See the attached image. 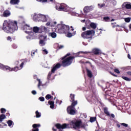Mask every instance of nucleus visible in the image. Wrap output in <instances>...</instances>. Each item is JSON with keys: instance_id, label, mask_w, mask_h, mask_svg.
I'll use <instances>...</instances> for the list:
<instances>
[{"instance_id": "20", "label": "nucleus", "mask_w": 131, "mask_h": 131, "mask_svg": "<svg viewBox=\"0 0 131 131\" xmlns=\"http://www.w3.org/2000/svg\"><path fill=\"white\" fill-rule=\"evenodd\" d=\"M20 3L19 0H11L10 3L11 5H18Z\"/></svg>"}, {"instance_id": "6", "label": "nucleus", "mask_w": 131, "mask_h": 131, "mask_svg": "<svg viewBox=\"0 0 131 131\" xmlns=\"http://www.w3.org/2000/svg\"><path fill=\"white\" fill-rule=\"evenodd\" d=\"M70 54L68 53L61 59V60H62L61 65L62 66H63V67H66L67 66H69V65H71V63H72V61L73 59H74V57H67V56H70Z\"/></svg>"}, {"instance_id": "12", "label": "nucleus", "mask_w": 131, "mask_h": 131, "mask_svg": "<svg viewBox=\"0 0 131 131\" xmlns=\"http://www.w3.org/2000/svg\"><path fill=\"white\" fill-rule=\"evenodd\" d=\"M122 8H126L128 10L131 9V3H124L122 5Z\"/></svg>"}, {"instance_id": "3", "label": "nucleus", "mask_w": 131, "mask_h": 131, "mask_svg": "<svg viewBox=\"0 0 131 131\" xmlns=\"http://www.w3.org/2000/svg\"><path fill=\"white\" fill-rule=\"evenodd\" d=\"M3 29L7 33H13L18 30L17 23L16 20H4Z\"/></svg>"}, {"instance_id": "1", "label": "nucleus", "mask_w": 131, "mask_h": 131, "mask_svg": "<svg viewBox=\"0 0 131 131\" xmlns=\"http://www.w3.org/2000/svg\"><path fill=\"white\" fill-rule=\"evenodd\" d=\"M31 17L35 22H47L46 24V26L55 27V26H56V24H57V22L56 21L52 23V18H51V17H50L49 15L37 14L35 13L31 14Z\"/></svg>"}, {"instance_id": "50", "label": "nucleus", "mask_w": 131, "mask_h": 131, "mask_svg": "<svg viewBox=\"0 0 131 131\" xmlns=\"http://www.w3.org/2000/svg\"><path fill=\"white\" fill-rule=\"evenodd\" d=\"M72 15H73V16H76L77 17L79 16V15L76 12H73Z\"/></svg>"}, {"instance_id": "16", "label": "nucleus", "mask_w": 131, "mask_h": 131, "mask_svg": "<svg viewBox=\"0 0 131 131\" xmlns=\"http://www.w3.org/2000/svg\"><path fill=\"white\" fill-rule=\"evenodd\" d=\"M28 34L29 35L26 36L27 40H31V39H33L34 37H35V36H34V33H33V35L30 33H28Z\"/></svg>"}, {"instance_id": "29", "label": "nucleus", "mask_w": 131, "mask_h": 131, "mask_svg": "<svg viewBox=\"0 0 131 131\" xmlns=\"http://www.w3.org/2000/svg\"><path fill=\"white\" fill-rule=\"evenodd\" d=\"M35 114L36 118H39V117L41 116V114H40V113L38 112V111H36Z\"/></svg>"}, {"instance_id": "47", "label": "nucleus", "mask_w": 131, "mask_h": 131, "mask_svg": "<svg viewBox=\"0 0 131 131\" xmlns=\"http://www.w3.org/2000/svg\"><path fill=\"white\" fill-rule=\"evenodd\" d=\"M7 39L9 41H12V37H11V36H8V37H7Z\"/></svg>"}, {"instance_id": "32", "label": "nucleus", "mask_w": 131, "mask_h": 131, "mask_svg": "<svg viewBox=\"0 0 131 131\" xmlns=\"http://www.w3.org/2000/svg\"><path fill=\"white\" fill-rule=\"evenodd\" d=\"M89 52L85 51V52H82V51H80L78 52V55H80V54H82L83 55H85V54H89Z\"/></svg>"}, {"instance_id": "7", "label": "nucleus", "mask_w": 131, "mask_h": 131, "mask_svg": "<svg viewBox=\"0 0 131 131\" xmlns=\"http://www.w3.org/2000/svg\"><path fill=\"white\" fill-rule=\"evenodd\" d=\"M95 30H87L81 34V36L84 39H89V38H93V37L95 35Z\"/></svg>"}, {"instance_id": "46", "label": "nucleus", "mask_w": 131, "mask_h": 131, "mask_svg": "<svg viewBox=\"0 0 131 131\" xmlns=\"http://www.w3.org/2000/svg\"><path fill=\"white\" fill-rule=\"evenodd\" d=\"M43 54H45V55H47L48 54V50L47 49H43L42 50Z\"/></svg>"}, {"instance_id": "48", "label": "nucleus", "mask_w": 131, "mask_h": 131, "mask_svg": "<svg viewBox=\"0 0 131 131\" xmlns=\"http://www.w3.org/2000/svg\"><path fill=\"white\" fill-rule=\"evenodd\" d=\"M114 71L116 72V73H118V74H119V73H120V72L119 71V70L117 69H115L114 70Z\"/></svg>"}, {"instance_id": "25", "label": "nucleus", "mask_w": 131, "mask_h": 131, "mask_svg": "<svg viewBox=\"0 0 131 131\" xmlns=\"http://www.w3.org/2000/svg\"><path fill=\"white\" fill-rule=\"evenodd\" d=\"M90 27L91 28H93V29H96L97 28V24L94 23H92L90 24Z\"/></svg>"}, {"instance_id": "38", "label": "nucleus", "mask_w": 131, "mask_h": 131, "mask_svg": "<svg viewBox=\"0 0 131 131\" xmlns=\"http://www.w3.org/2000/svg\"><path fill=\"white\" fill-rule=\"evenodd\" d=\"M104 112L106 114V115H110L109 112H108V110L106 108L104 109Z\"/></svg>"}, {"instance_id": "57", "label": "nucleus", "mask_w": 131, "mask_h": 131, "mask_svg": "<svg viewBox=\"0 0 131 131\" xmlns=\"http://www.w3.org/2000/svg\"><path fill=\"white\" fill-rule=\"evenodd\" d=\"M127 57H128V58L129 59V60H131L130 55L128 54Z\"/></svg>"}, {"instance_id": "8", "label": "nucleus", "mask_w": 131, "mask_h": 131, "mask_svg": "<svg viewBox=\"0 0 131 131\" xmlns=\"http://www.w3.org/2000/svg\"><path fill=\"white\" fill-rule=\"evenodd\" d=\"M56 10H57V11H64V12H70L71 11V10H74L75 9L74 8H70L67 5L65 4H61L59 6H56L55 7Z\"/></svg>"}, {"instance_id": "26", "label": "nucleus", "mask_w": 131, "mask_h": 131, "mask_svg": "<svg viewBox=\"0 0 131 131\" xmlns=\"http://www.w3.org/2000/svg\"><path fill=\"white\" fill-rule=\"evenodd\" d=\"M7 123L8 126H10V127H13L14 126V123L11 120H9L7 121Z\"/></svg>"}, {"instance_id": "5", "label": "nucleus", "mask_w": 131, "mask_h": 131, "mask_svg": "<svg viewBox=\"0 0 131 131\" xmlns=\"http://www.w3.org/2000/svg\"><path fill=\"white\" fill-rule=\"evenodd\" d=\"M27 61H26L25 59H22L20 60L19 61H17L16 62V64L18 65L19 63H21L19 69L18 68V67H15L14 68H11L8 66L5 68L6 69V71H7L8 70L9 71H14L15 72H17L18 70H20V69H22L23 68V66L25 63H26Z\"/></svg>"}, {"instance_id": "21", "label": "nucleus", "mask_w": 131, "mask_h": 131, "mask_svg": "<svg viewBox=\"0 0 131 131\" xmlns=\"http://www.w3.org/2000/svg\"><path fill=\"white\" fill-rule=\"evenodd\" d=\"M101 50L98 48H95L93 50V52L95 54V55H98L100 54Z\"/></svg>"}, {"instance_id": "41", "label": "nucleus", "mask_w": 131, "mask_h": 131, "mask_svg": "<svg viewBox=\"0 0 131 131\" xmlns=\"http://www.w3.org/2000/svg\"><path fill=\"white\" fill-rule=\"evenodd\" d=\"M38 100H39V101H40L41 102H44V101H45V97H39Z\"/></svg>"}, {"instance_id": "42", "label": "nucleus", "mask_w": 131, "mask_h": 131, "mask_svg": "<svg viewBox=\"0 0 131 131\" xmlns=\"http://www.w3.org/2000/svg\"><path fill=\"white\" fill-rule=\"evenodd\" d=\"M70 98L72 101V102H73V101H74V95L73 94H71L70 95Z\"/></svg>"}, {"instance_id": "52", "label": "nucleus", "mask_w": 131, "mask_h": 131, "mask_svg": "<svg viewBox=\"0 0 131 131\" xmlns=\"http://www.w3.org/2000/svg\"><path fill=\"white\" fill-rule=\"evenodd\" d=\"M58 48L59 49H63V48H64V46H63V45H58Z\"/></svg>"}, {"instance_id": "63", "label": "nucleus", "mask_w": 131, "mask_h": 131, "mask_svg": "<svg viewBox=\"0 0 131 131\" xmlns=\"http://www.w3.org/2000/svg\"><path fill=\"white\" fill-rule=\"evenodd\" d=\"M98 31H100V32H101V29L98 30H97V32H98Z\"/></svg>"}, {"instance_id": "23", "label": "nucleus", "mask_w": 131, "mask_h": 131, "mask_svg": "<svg viewBox=\"0 0 131 131\" xmlns=\"http://www.w3.org/2000/svg\"><path fill=\"white\" fill-rule=\"evenodd\" d=\"M109 2L111 4H112L113 6H116L117 2L115 0H106V3Z\"/></svg>"}, {"instance_id": "51", "label": "nucleus", "mask_w": 131, "mask_h": 131, "mask_svg": "<svg viewBox=\"0 0 131 131\" xmlns=\"http://www.w3.org/2000/svg\"><path fill=\"white\" fill-rule=\"evenodd\" d=\"M32 95H36L37 94V92L35 90H33L32 92H31Z\"/></svg>"}, {"instance_id": "44", "label": "nucleus", "mask_w": 131, "mask_h": 131, "mask_svg": "<svg viewBox=\"0 0 131 131\" xmlns=\"http://www.w3.org/2000/svg\"><path fill=\"white\" fill-rule=\"evenodd\" d=\"M121 125H122L123 126H124L125 127H127V126H128V125H127V124H125L124 123H121Z\"/></svg>"}, {"instance_id": "10", "label": "nucleus", "mask_w": 131, "mask_h": 131, "mask_svg": "<svg viewBox=\"0 0 131 131\" xmlns=\"http://www.w3.org/2000/svg\"><path fill=\"white\" fill-rule=\"evenodd\" d=\"M22 29L24 30L26 33H30L32 35H33V32H32V28L29 25H24L22 27Z\"/></svg>"}, {"instance_id": "59", "label": "nucleus", "mask_w": 131, "mask_h": 131, "mask_svg": "<svg viewBox=\"0 0 131 131\" xmlns=\"http://www.w3.org/2000/svg\"><path fill=\"white\" fill-rule=\"evenodd\" d=\"M86 30V28H85V27H83L82 28V30H83V31H85Z\"/></svg>"}, {"instance_id": "61", "label": "nucleus", "mask_w": 131, "mask_h": 131, "mask_svg": "<svg viewBox=\"0 0 131 131\" xmlns=\"http://www.w3.org/2000/svg\"><path fill=\"white\" fill-rule=\"evenodd\" d=\"M81 22H82V23L85 22V19H83V20H81Z\"/></svg>"}, {"instance_id": "36", "label": "nucleus", "mask_w": 131, "mask_h": 131, "mask_svg": "<svg viewBox=\"0 0 131 131\" xmlns=\"http://www.w3.org/2000/svg\"><path fill=\"white\" fill-rule=\"evenodd\" d=\"M103 20L106 22H109V21H110V18H109V17H104Z\"/></svg>"}, {"instance_id": "58", "label": "nucleus", "mask_w": 131, "mask_h": 131, "mask_svg": "<svg viewBox=\"0 0 131 131\" xmlns=\"http://www.w3.org/2000/svg\"><path fill=\"white\" fill-rule=\"evenodd\" d=\"M128 27L130 31H131V24L129 25Z\"/></svg>"}, {"instance_id": "14", "label": "nucleus", "mask_w": 131, "mask_h": 131, "mask_svg": "<svg viewBox=\"0 0 131 131\" xmlns=\"http://www.w3.org/2000/svg\"><path fill=\"white\" fill-rule=\"evenodd\" d=\"M84 13L85 14H88V13H90L91 11H92V7L91 6H86L83 9Z\"/></svg>"}, {"instance_id": "24", "label": "nucleus", "mask_w": 131, "mask_h": 131, "mask_svg": "<svg viewBox=\"0 0 131 131\" xmlns=\"http://www.w3.org/2000/svg\"><path fill=\"white\" fill-rule=\"evenodd\" d=\"M48 104L50 105V107L51 109H54V107H55V105L54 104H55V102H54V101H49Z\"/></svg>"}, {"instance_id": "55", "label": "nucleus", "mask_w": 131, "mask_h": 131, "mask_svg": "<svg viewBox=\"0 0 131 131\" xmlns=\"http://www.w3.org/2000/svg\"><path fill=\"white\" fill-rule=\"evenodd\" d=\"M111 117H112L113 118H114V117H115V116L114 114H112L111 115Z\"/></svg>"}, {"instance_id": "4", "label": "nucleus", "mask_w": 131, "mask_h": 131, "mask_svg": "<svg viewBox=\"0 0 131 131\" xmlns=\"http://www.w3.org/2000/svg\"><path fill=\"white\" fill-rule=\"evenodd\" d=\"M70 125L75 129L79 128H84L85 129L88 125L86 123H82L80 120H74L70 123Z\"/></svg>"}, {"instance_id": "17", "label": "nucleus", "mask_w": 131, "mask_h": 131, "mask_svg": "<svg viewBox=\"0 0 131 131\" xmlns=\"http://www.w3.org/2000/svg\"><path fill=\"white\" fill-rule=\"evenodd\" d=\"M32 31H33V33H37V32H38V31H39V32H40V28H38L37 27H34L32 28Z\"/></svg>"}, {"instance_id": "2", "label": "nucleus", "mask_w": 131, "mask_h": 131, "mask_svg": "<svg viewBox=\"0 0 131 131\" xmlns=\"http://www.w3.org/2000/svg\"><path fill=\"white\" fill-rule=\"evenodd\" d=\"M55 31L58 33H65L67 37H72L76 34V31H74L73 27H69V26L63 24H58L55 28Z\"/></svg>"}, {"instance_id": "11", "label": "nucleus", "mask_w": 131, "mask_h": 131, "mask_svg": "<svg viewBox=\"0 0 131 131\" xmlns=\"http://www.w3.org/2000/svg\"><path fill=\"white\" fill-rule=\"evenodd\" d=\"M60 67H61V64L60 63H57L56 65H54L51 70V72H49V73L48 74V78H50V77H51L52 73H54L55 71H56V70H57V69H59Z\"/></svg>"}, {"instance_id": "19", "label": "nucleus", "mask_w": 131, "mask_h": 131, "mask_svg": "<svg viewBox=\"0 0 131 131\" xmlns=\"http://www.w3.org/2000/svg\"><path fill=\"white\" fill-rule=\"evenodd\" d=\"M49 36H51L52 38H56L57 37V33L55 32H50L48 34Z\"/></svg>"}, {"instance_id": "18", "label": "nucleus", "mask_w": 131, "mask_h": 131, "mask_svg": "<svg viewBox=\"0 0 131 131\" xmlns=\"http://www.w3.org/2000/svg\"><path fill=\"white\" fill-rule=\"evenodd\" d=\"M11 15V12L9 10H6L4 12L3 16L4 17H9Z\"/></svg>"}, {"instance_id": "54", "label": "nucleus", "mask_w": 131, "mask_h": 131, "mask_svg": "<svg viewBox=\"0 0 131 131\" xmlns=\"http://www.w3.org/2000/svg\"><path fill=\"white\" fill-rule=\"evenodd\" d=\"M116 31H122V30L120 29V28H118L116 29Z\"/></svg>"}, {"instance_id": "49", "label": "nucleus", "mask_w": 131, "mask_h": 131, "mask_svg": "<svg viewBox=\"0 0 131 131\" xmlns=\"http://www.w3.org/2000/svg\"><path fill=\"white\" fill-rule=\"evenodd\" d=\"M6 109L5 108H1V113H6Z\"/></svg>"}, {"instance_id": "30", "label": "nucleus", "mask_w": 131, "mask_h": 131, "mask_svg": "<svg viewBox=\"0 0 131 131\" xmlns=\"http://www.w3.org/2000/svg\"><path fill=\"white\" fill-rule=\"evenodd\" d=\"M7 67V66H4V64L0 63V69H3V70H4L6 71V68Z\"/></svg>"}, {"instance_id": "34", "label": "nucleus", "mask_w": 131, "mask_h": 131, "mask_svg": "<svg viewBox=\"0 0 131 131\" xmlns=\"http://www.w3.org/2000/svg\"><path fill=\"white\" fill-rule=\"evenodd\" d=\"M122 78H123V79H124V80H126V81H130V79L128 78L127 77L122 76Z\"/></svg>"}, {"instance_id": "64", "label": "nucleus", "mask_w": 131, "mask_h": 131, "mask_svg": "<svg viewBox=\"0 0 131 131\" xmlns=\"http://www.w3.org/2000/svg\"><path fill=\"white\" fill-rule=\"evenodd\" d=\"M53 130L56 131V129H55V128H53Z\"/></svg>"}, {"instance_id": "56", "label": "nucleus", "mask_w": 131, "mask_h": 131, "mask_svg": "<svg viewBox=\"0 0 131 131\" xmlns=\"http://www.w3.org/2000/svg\"><path fill=\"white\" fill-rule=\"evenodd\" d=\"M127 74H128V75H130V76H131V72H127Z\"/></svg>"}, {"instance_id": "28", "label": "nucleus", "mask_w": 131, "mask_h": 131, "mask_svg": "<svg viewBox=\"0 0 131 131\" xmlns=\"http://www.w3.org/2000/svg\"><path fill=\"white\" fill-rule=\"evenodd\" d=\"M87 74L89 77H92L93 76V74H92V72L90 71L89 69H86Z\"/></svg>"}, {"instance_id": "27", "label": "nucleus", "mask_w": 131, "mask_h": 131, "mask_svg": "<svg viewBox=\"0 0 131 131\" xmlns=\"http://www.w3.org/2000/svg\"><path fill=\"white\" fill-rule=\"evenodd\" d=\"M39 45L41 47H43V46H46V41L43 40H40Z\"/></svg>"}, {"instance_id": "33", "label": "nucleus", "mask_w": 131, "mask_h": 131, "mask_svg": "<svg viewBox=\"0 0 131 131\" xmlns=\"http://www.w3.org/2000/svg\"><path fill=\"white\" fill-rule=\"evenodd\" d=\"M130 17H127L124 18L125 22H126L127 23H129L130 22Z\"/></svg>"}, {"instance_id": "53", "label": "nucleus", "mask_w": 131, "mask_h": 131, "mask_svg": "<svg viewBox=\"0 0 131 131\" xmlns=\"http://www.w3.org/2000/svg\"><path fill=\"white\" fill-rule=\"evenodd\" d=\"M35 54V51H32L31 52L32 57H33V56H34Z\"/></svg>"}, {"instance_id": "37", "label": "nucleus", "mask_w": 131, "mask_h": 131, "mask_svg": "<svg viewBox=\"0 0 131 131\" xmlns=\"http://www.w3.org/2000/svg\"><path fill=\"white\" fill-rule=\"evenodd\" d=\"M98 8L101 9V8H103V7H105V4H98Z\"/></svg>"}, {"instance_id": "40", "label": "nucleus", "mask_w": 131, "mask_h": 131, "mask_svg": "<svg viewBox=\"0 0 131 131\" xmlns=\"http://www.w3.org/2000/svg\"><path fill=\"white\" fill-rule=\"evenodd\" d=\"M51 98H52V96L50 94H48L46 96V99H47V100H49V99H51Z\"/></svg>"}, {"instance_id": "62", "label": "nucleus", "mask_w": 131, "mask_h": 131, "mask_svg": "<svg viewBox=\"0 0 131 131\" xmlns=\"http://www.w3.org/2000/svg\"><path fill=\"white\" fill-rule=\"evenodd\" d=\"M52 95H55V93L53 92H52Z\"/></svg>"}, {"instance_id": "45", "label": "nucleus", "mask_w": 131, "mask_h": 131, "mask_svg": "<svg viewBox=\"0 0 131 131\" xmlns=\"http://www.w3.org/2000/svg\"><path fill=\"white\" fill-rule=\"evenodd\" d=\"M37 2H40V3H47L48 0H37Z\"/></svg>"}, {"instance_id": "60", "label": "nucleus", "mask_w": 131, "mask_h": 131, "mask_svg": "<svg viewBox=\"0 0 131 131\" xmlns=\"http://www.w3.org/2000/svg\"><path fill=\"white\" fill-rule=\"evenodd\" d=\"M82 44L83 45V46H87L88 45V43H85L84 42H83Z\"/></svg>"}, {"instance_id": "13", "label": "nucleus", "mask_w": 131, "mask_h": 131, "mask_svg": "<svg viewBox=\"0 0 131 131\" xmlns=\"http://www.w3.org/2000/svg\"><path fill=\"white\" fill-rule=\"evenodd\" d=\"M40 32H45L47 33V32H49V29L45 26H41L40 27Z\"/></svg>"}, {"instance_id": "43", "label": "nucleus", "mask_w": 131, "mask_h": 131, "mask_svg": "<svg viewBox=\"0 0 131 131\" xmlns=\"http://www.w3.org/2000/svg\"><path fill=\"white\" fill-rule=\"evenodd\" d=\"M113 27H121L122 28H125L124 25L119 26L118 25H117L116 26H113Z\"/></svg>"}, {"instance_id": "22", "label": "nucleus", "mask_w": 131, "mask_h": 131, "mask_svg": "<svg viewBox=\"0 0 131 131\" xmlns=\"http://www.w3.org/2000/svg\"><path fill=\"white\" fill-rule=\"evenodd\" d=\"M37 80L38 81V88L39 90H41V89H40V86H43V85L42 84V82H41V81L40 80V79H37Z\"/></svg>"}, {"instance_id": "35", "label": "nucleus", "mask_w": 131, "mask_h": 131, "mask_svg": "<svg viewBox=\"0 0 131 131\" xmlns=\"http://www.w3.org/2000/svg\"><path fill=\"white\" fill-rule=\"evenodd\" d=\"M96 117H91L90 118V122H94V121H96Z\"/></svg>"}, {"instance_id": "15", "label": "nucleus", "mask_w": 131, "mask_h": 131, "mask_svg": "<svg viewBox=\"0 0 131 131\" xmlns=\"http://www.w3.org/2000/svg\"><path fill=\"white\" fill-rule=\"evenodd\" d=\"M33 129L32 131H39V129L37 127H40V124H34L32 125Z\"/></svg>"}, {"instance_id": "31", "label": "nucleus", "mask_w": 131, "mask_h": 131, "mask_svg": "<svg viewBox=\"0 0 131 131\" xmlns=\"http://www.w3.org/2000/svg\"><path fill=\"white\" fill-rule=\"evenodd\" d=\"M6 118V115L2 114L1 115H0V121L1 122H2V121H3V120H4V119H5Z\"/></svg>"}, {"instance_id": "9", "label": "nucleus", "mask_w": 131, "mask_h": 131, "mask_svg": "<svg viewBox=\"0 0 131 131\" xmlns=\"http://www.w3.org/2000/svg\"><path fill=\"white\" fill-rule=\"evenodd\" d=\"M77 105V101H73L71 106H69L67 108V112L69 114L71 115H74L76 113V109L75 108V106Z\"/></svg>"}, {"instance_id": "39", "label": "nucleus", "mask_w": 131, "mask_h": 131, "mask_svg": "<svg viewBox=\"0 0 131 131\" xmlns=\"http://www.w3.org/2000/svg\"><path fill=\"white\" fill-rule=\"evenodd\" d=\"M47 35H43L41 36V39L42 40H45L46 41H47Z\"/></svg>"}]
</instances>
